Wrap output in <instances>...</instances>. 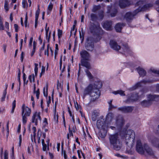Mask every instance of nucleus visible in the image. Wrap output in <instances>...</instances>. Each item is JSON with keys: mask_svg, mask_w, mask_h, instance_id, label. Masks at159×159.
I'll use <instances>...</instances> for the list:
<instances>
[{"mask_svg": "<svg viewBox=\"0 0 159 159\" xmlns=\"http://www.w3.org/2000/svg\"><path fill=\"white\" fill-rule=\"evenodd\" d=\"M120 134H124V137L125 138V141L126 144L129 148H132L134 144V140L135 137V134L134 132L132 130L129 129L125 132L124 131H121Z\"/></svg>", "mask_w": 159, "mask_h": 159, "instance_id": "obj_1", "label": "nucleus"}, {"mask_svg": "<svg viewBox=\"0 0 159 159\" xmlns=\"http://www.w3.org/2000/svg\"><path fill=\"white\" fill-rule=\"evenodd\" d=\"M102 85V84L100 82H95L94 83V89L90 94V96L91 98L90 102L88 103L89 105L92 102L95 101L99 98L100 95V92L99 89L101 88Z\"/></svg>", "mask_w": 159, "mask_h": 159, "instance_id": "obj_2", "label": "nucleus"}, {"mask_svg": "<svg viewBox=\"0 0 159 159\" xmlns=\"http://www.w3.org/2000/svg\"><path fill=\"white\" fill-rule=\"evenodd\" d=\"M109 139L110 144L113 146L114 149L116 150L120 149L122 144L118 133L110 135Z\"/></svg>", "mask_w": 159, "mask_h": 159, "instance_id": "obj_3", "label": "nucleus"}, {"mask_svg": "<svg viewBox=\"0 0 159 159\" xmlns=\"http://www.w3.org/2000/svg\"><path fill=\"white\" fill-rule=\"evenodd\" d=\"M145 152H146L148 155L153 158L156 157L154 152L151 149L149 148L148 145L146 144L143 145L140 142V154H144Z\"/></svg>", "mask_w": 159, "mask_h": 159, "instance_id": "obj_4", "label": "nucleus"}, {"mask_svg": "<svg viewBox=\"0 0 159 159\" xmlns=\"http://www.w3.org/2000/svg\"><path fill=\"white\" fill-rule=\"evenodd\" d=\"M22 109L23 122V123L25 124L27 119L26 116H30L31 113V110L27 107H25V104H24L22 105Z\"/></svg>", "mask_w": 159, "mask_h": 159, "instance_id": "obj_5", "label": "nucleus"}, {"mask_svg": "<svg viewBox=\"0 0 159 159\" xmlns=\"http://www.w3.org/2000/svg\"><path fill=\"white\" fill-rule=\"evenodd\" d=\"M85 47L86 49L88 51H92L93 50L94 46L93 38L92 37H89L87 39Z\"/></svg>", "mask_w": 159, "mask_h": 159, "instance_id": "obj_6", "label": "nucleus"}, {"mask_svg": "<svg viewBox=\"0 0 159 159\" xmlns=\"http://www.w3.org/2000/svg\"><path fill=\"white\" fill-rule=\"evenodd\" d=\"M153 6L152 3L147 4L146 0H140V11H146Z\"/></svg>", "mask_w": 159, "mask_h": 159, "instance_id": "obj_7", "label": "nucleus"}, {"mask_svg": "<svg viewBox=\"0 0 159 159\" xmlns=\"http://www.w3.org/2000/svg\"><path fill=\"white\" fill-rule=\"evenodd\" d=\"M139 12V7L133 12H128L126 13L125 18L127 21H130L132 20L133 17Z\"/></svg>", "mask_w": 159, "mask_h": 159, "instance_id": "obj_8", "label": "nucleus"}, {"mask_svg": "<svg viewBox=\"0 0 159 159\" xmlns=\"http://www.w3.org/2000/svg\"><path fill=\"white\" fill-rule=\"evenodd\" d=\"M89 28L91 32L93 34L102 31V29L99 25H96L93 23H90Z\"/></svg>", "mask_w": 159, "mask_h": 159, "instance_id": "obj_9", "label": "nucleus"}, {"mask_svg": "<svg viewBox=\"0 0 159 159\" xmlns=\"http://www.w3.org/2000/svg\"><path fill=\"white\" fill-rule=\"evenodd\" d=\"M134 109V107L131 106H124L118 108V110L124 113L131 112Z\"/></svg>", "mask_w": 159, "mask_h": 159, "instance_id": "obj_10", "label": "nucleus"}, {"mask_svg": "<svg viewBox=\"0 0 159 159\" xmlns=\"http://www.w3.org/2000/svg\"><path fill=\"white\" fill-rule=\"evenodd\" d=\"M40 112H37V111L35 112L32 117V123H35V125H38V123L40 122L41 118L40 116Z\"/></svg>", "mask_w": 159, "mask_h": 159, "instance_id": "obj_11", "label": "nucleus"}, {"mask_svg": "<svg viewBox=\"0 0 159 159\" xmlns=\"http://www.w3.org/2000/svg\"><path fill=\"white\" fill-rule=\"evenodd\" d=\"M138 96L137 94H132L131 96H128L127 99L124 101V102L126 103L129 104L138 100Z\"/></svg>", "mask_w": 159, "mask_h": 159, "instance_id": "obj_12", "label": "nucleus"}, {"mask_svg": "<svg viewBox=\"0 0 159 159\" xmlns=\"http://www.w3.org/2000/svg\"><path fill=\"white\" fill-rule=\"evenodd\" d=\"M94 89V85L93 86L92 84H89L84 89V98L85 96L89 94L90 95L91 93L93 91Z\"/></svg>", "mask_w": 159, "mask_h": 159, "instance_id": "obj_13", "label": "nucleus"}, {"mask_svg": "<svg viewBox=\"0 0 159 159\" xmlns=\"http://www.w3.org/2000/svg\"><path fill=\"white\" fill-rule=\"evenodd\" d=\"M116 123L117 126L119 129L121 128L124 123L123 117L120 115L118 116L117 117Z\"/></svg>", "mask_w": 159, "mask_h": 159, "instance_id": "obj_14", "label": "nucleus"}, {"mask_svg": "<svg viewBox=\"0 0 159 159\" xmlns=\"http://www.w3.org/2000/svg\"><path fill=\"white\" fill-rule=\"evenodd\" d=\"M130 3L128 0H120L119 6L120 8H123L129 6Z\"/></svg>", "mask_w": 159, "mask_h": 159, "instance_id": "obj_15", "label": "nucleus"}, {"mask_svg": "<svg viewBox=\"0 0 159 159\" xmlns=\"http://www.w3.org/2000/svg\"><path fill=\"white\" fill-rule=\"evenodd\" d=\"M111 6H109L107 7V13H111L110 15L111 17H115L118 11L117 9L114 8L111 10Z\"/></svg>", "mask_w": 159, "mask_h": 159, "instance_id": "obj_16", "label": "nucleus"}, {"mask_svg": "<svg viewBox=\"0 0 159 159\" xmlns=\"http://www.w3.org/2000/svg\"><path fill=\"white\" fill-rule=\"evenodd\" d=\"M110 45L112 48L116 51H118L121 48L120 46L118 45L117 43L114 40L110 41Z\"/></svg>", "mask_w": 159, "mask_h": 159, "instance_id": "obj_17", "label": "nucleus"}, {"mask_svg": "<svg viewBox=\"0 0 159 159\" xmlns=\"http://www.w3.org/2000/svg\"><path fill=\"white\" fill-rule=\"evenodd\" d=\"M106 124L105 121L103 119L98 120L97 121V126L99 129H104Z\"/></svg>", "mask_w": 159, "mask_h": 159, "instance_id": "obj_18", "label": "nucleus"}, {"mask_svg": "<svg viewBox=\"0 0 159 159\" xmlns=\"http://www.w3.org/2000/svg\"><path fill=\"white\" fill-rule=\"evenodd\" d=\"M112 21H107L104 22L103 27L107 30H111L112 29Z\"/></svg>", "mask_w": 159, "mask_h": 159, "instance_id": "obj_19", "label": "nucleus"}, {"mask_svg": "<svg viewBox=\"0 0 159 159\" xmlns=\"http://www.w3.org/2000/svg\"><path fill=\"white\" fill-rule=\"evenodd\" d=\"M149 141L152 144L156 147L159 143V139L157 138L154 136L150 137L149 139Z\"/></svg>", "mask_w": 159, "mask_h": 159, "instance_id": "obj_20", "label": "nucleus"}, {"mask_svg": "<svg viewBox=\"0 0 159 159\" xmlns=\"http://www.w3.org/2000/svg\"><path fill=\"white\" fill-rule=\"evenodd\" d=\"M80 54L82 57L81 59H84V60H89V54L86 51L82 50L80 52Z\"/></svg>", "mask_w": 159, "mask_h": 159, "instance_id": "obj_21", "label": "nucleus"}, {"mask_svg": "<svg viewBox=\"0 0 159 159\" xmlns=\"http://www.w3.org/2000/svg\"><path fill=\"white\" fill-rule=\"evenodd\" d=\"M103 31L100 32H98V33H95L93 34L94 37H93V41L97 42L99 41L101 38V35Z\"/></svg>", "mask_w": 159, "mask_h": 159, "instance_id": "obj_22", "label": "nucleus"}, {"mask_svg": "<svg viewBox=\"0 0 159 159\" xmlns=\"http://www.w3.org/2000/svg\"><path fill=\"white\" fill-rule=\"evenodd\" d=\"M89 60H84V59H81V65L85 67L87 70L91 68V66L90 63L88 61Z\"/></svg>", "mask_w": 159, "mask_h": 159, "instance_id": "obj_23", "label": "nucleus"}, {"mask_svg": "<svg viewBox=\"0 0 159 159\" xmlns=\"http://www.w3.org/2000/svg\"><path fill=\"white\" fill-rule=\"evenodd\" d=\"M125 26V24L123 23H118L115 26V29L117 32H120L122 28V27Z\"/></svg>", "mask_w": 159, "mask_h": 159, "instance_id": "obj_24", "label": "nucleus"}, {"mask_svg": "<svg viewBox=\"0 0 159 159\" xmlns=\"http://www.w3.org/2000/svg\"><path fill=\"white\" fill-rule=\"evenodd\" d=\"M114 118V115L112 113H109L107 115L106 117V121L109 123L111 122Z\"/></svg>", "mask_w": 159, "mask_h": 159, "instance_id": "obj_25", "label": "nucleus"}, {"mask_svg": "<svg viewBox=\"0 0 159 159\" xmlns=\"http://www.w3.org/2000/svg\"><path fill=\"white\" fill-rule=\"evenodd\" d=\"M99 115V113L96 110H94L93 112L92 118L93 121H95L97 119V117Z\"/></svg>", "mask_w": 159, "mask_h": 159, "instance_id": "obj_26", "label": "nucleus"}, {"mask_svg": "<svg viewBox=\"0 0 159 159\" xmlns=\"http://www.w3.org/2000/svg\"><path fill=\"white\" fill-rule=\"evenodd\" d=\"M152 104L151 102L148 100H144L141 103V105L144 107H147L150 105Z\"/></svg>", "mask_w": 159, "mask_h": 159, "instance_id": "obj_27", "label": "nucleus"}, {"mask_svg": "<svg viewBox=\"0 0 159 159\" xmlns=\"http://www.w3.org/2000/svg\"><path fill=\"white\" fill-rule=\"evenodd\" d=\"M84 71L86 72L87 75L89 79H93V76L88 70L85 69V70Z\"/></svg>", "mask_w": 159, "mask_h": 159, "instance_id": "obj_28", "label": "nucleus"}, {"mask_svg": "<svg viewBox=\"0 0 159 159\" xmlns=\"http://www.w3.org/2000/svg\"><path fill=\"white\" fill-rule=\"evenodd\" d=\"M56 102L55 104V109H54V119L57 122H58V114H57V116H56Z\"/></svg>", "mask_w": 159, "mask_h": 159, "instance_id": "obj_29", "label": "nucleus"}, {"mask_svg": "<svg viewBox=\"0 0 159 159\" xmlns=\"http://www.w3.org/2000/svg\"><path fill=\"white\" fill-rule=\"evenodd\" d=\"M155 96V94L152 95L149 94L147 96V98L148 101L151 102L152 103V101H154V97Z\"/></svg>", "mask_w": 159, "mask_h": 159, "instance_id": "obj_30", "label": "nucleus"}, {"mask_svg": "<svg viewBox=\"0 0 159 159\" xmlns=\"http://www.w3.org/2000/svg\"><path fill=\"white\" fill-rule=\"evenodd\" d=\"M102 130L100 131V136L102 138H104L107 134V132L104 129H101Z\"/></svg>", "mask_w": 159, "mask_h": 159, "instance_id": "obj_31", "label": "nucleus"}, {"mask_svg": "<svg viewBox=\"0 0 159 159\" xmlns=\"http://www.w3.org/2000/svg\"><path fill=\"white\" fill-rule=\"evenodd\" d=\"M146 75V71L143 68H140V77H143Z\"/></svg>", "mask_w": 159, "mask_h": 159, "instance_id": "obj_32", "label": "nucleus"}, {"mask_svg": "<svg viewBox=\"0 0 159 159\" xmlns=\"http://www.w3.org/2000/svg\"><path fill=\"white\" fill-rule=\"evenodd\" d=\"M124 91H123L122 90H120L114 91L113 93L115 95L119 94L121 96H125V94L124 93Z\"/></svg>", "mask_w": 159, "mask_h": 159, "instance_id": "obj_33", "label": "nucleus"}, {"mask_svg": "<svg viewBox=\"0 0 159 159\" xmlns=\"http://www.w3.org/2000/svg\"><path fill=\"white\" fill-rule=\"evenodd\" d=\"M91 20L93 21L96 20L98 17L95 14L91 13L90 15Z\"/></svg>", "mask_w": 159, "mask_h": 159, "instance_id": "obj_34", "label": "nucleus"}, {"mask_svg": "<svg viewBox=\"0 0 159 159\" xmlns=\"http://www.w3.org/2000/svg\"><path fill=\"white\" fill-rule=\"evenodd\" d=\"M98 15L99 19L101 20H102L104 16L103 11H100L98 13Z\"/></svg>", "mask_w": 159, "mask_h": 159, "instance_id": "obj_35", "label": "nucleus"}, {"mask_svg": "<svg viewBox=\"0 0 159 159\" xmlns=\"http://www.w3.org/2000/svg\"><path fill=\"white\" fill-rule=\"evenodd\" d=\"M16 101L14 100L12 103V108L11 111V113H13L14 112V110L16 107Z\"/></svg>", "mask_w": 159, "mask_h": 159, "instance_id": "obj_36", "label": "nucleus"}, {"mask_svg": "<svg viewBox=\"0 0 159 159\" xmlns=\"http://www.w3.org/2000/svg\"><path fill=\"white\" fill-rule=\"evenodd\" d=\"M81 31L82 32V34L81 33V31H79L80 37V39L82 38V42L84 39V33L83 32V29L82 28H81Z\"/></svg>", "mask_w": 159, "mask_h": 159, "instance_id": "obj_37", "label": "nucleus"}, {"mask_svg": "<svg viewBox=\"0 0 159 159\" xmlns=\"http://www.w3.org/2000/svg\"><path fill=\"white\" fill-rule=\"evenodd\" d=\"M4 159H8V153L7 150L4 151Z\"/></svg>", "mask_w": 159, "mask_h": 159, "instance_id": "obj_38", "label": "nucleus"}, {"mask_svg": "<svg viewBox=\"0 0 159 159\" xmlns=\"http://www.w3.org/2000/svg\"><path fill=\"white\" fill-rule=\"evenodd\" d=\"M139 86V83H137L133 87L130 89L131 91H132L138 88V87Z\"/></svg>", "mask_w": 159, "mask_h": 159, "instance_id": "obj_39", "label": "nucleus"}, {"mask_svg": "<svg viewBox=\"0 0 159 159\" xmlns=\"http://www.w3.org/2000/svg\"><path fill=\"white\" fill-rule=\"evenodd\" d=\"M7 92H6V90H4L3 93V95L2 97L1 98V100L2 102L4 101L5 98L6 97V96L7 94Z\"/></svg>", "mask_w": 159, "mask_h": 159, "instance_id": "obj_40", "label": "nucleus"}, {"mask_svg": "<svg viewBox=\"0 0 159 159\" xmlns=\"http://www.w3.org/2000/svg\"><path fill=\"white\" fill-rule=\"evenodd\" d=\"M35 65V68H34V71H35V76H36L37 73H38V64L37 63H35L34 64Z\"/></svg>", "mask_w": 159, "mask_h": 159, "instance_id": "obj_41", "label": "nucleus"}, {"mask_svg": "<svg viewBox=\"0 0 159 159\" xmlns=\"http://www.w3.org/2000/svg\"><path fill=\"white\" fill-rule=\"evenodd\" d=\"M53 7V5L51 2H50L48 5V9L50 11H52Z\"/></svg>", "mask_w": 159, "mask_h": 159, "instance_id": "obj_42", "label": "nucleus"}, {"mask_svg": "<svg viewBox=\"0 0 159 159\" xmlns=\"http://www.w3.org/2000/svg\"><path fill=\"white\" fill-rule=\"evenodd\" d=\"M62 31L59 29L58 30V36L59 39H60L62 35Z\"/></svg>", "mask_w": 159, "mask_h": 159, "instance_id": "obj_43", "label": "nucleus"}, {"mask_svg": "<svg viewBox=\"0 0 159 159\" xmlns=\"http://www.w3.org/2000/svg\"><path fill=\"white\" fill-rule=\"evenodd\" d=\"M29 79L30 81V82H32V79L33 80V82H34V74H33V76H32L31 75H30L29 76Z\"/></svg>", "mask_w": 159, "mask_h": 159, "instance_id": "obj_44", "label": "nucleus"}, {"mask_svg": "<svg viewBox=\"0 0 159 159\" xmlns=\"http://www.w3.org/2000/svg\"><path fill=\"white\" fill-rule=\"evenodd\" d=\"M42 132L39 129L38 130L37 136L38 137L39 141L40 140V137L41 135Z\"/></svg>", "mask_w": 159, "mask_h": 159, "instance_id": "obj_45", "label": "nucleus"}, {"mask_svg": "<svg viewBox=\"0 0 159 159\" xmlns=\"http://www.w3.org/2000/svg\"><path fill=\"white\" fill-rule=\"evenodd\" d=\"M40 10L39 8H38L37 10L35 13V18H38L40 13Z\"/></svg>", "mask_w": 159, "mask_h": 159, "instance_id": "obj_46", "label": "nucleus"}, {"mask_svg": "<svg viewBox=\"0 0 159 159\" xmlns=\"http://www.w3.org/2000/svg\"><path fill=\"white\" fill-rule=\"evenodd\" d=\"M155 4L157 5L156 9L158 12H159V0H157L155 2Z\"/></svg>", "mask_w": 159, "mask_h": 159, "instance_id": "obj_47", "label": "nucleus"}, {"mask_svg": "<svg viewBox=\"0 0 159 159\" xmlns=\"http://www.w3.org/2000/svg\"><path fill=\"white\" fill-rule=\"evenodd\" d=\"M151 70L152 72L154 73L157 74L159 75V70H157L154 69H151Z\"/></svg>", "mask_w": 159, "mask_h": 159, "instance_id": "obj_48", "label": "nucleus"}, {"mask_svg": "<svg viewBox=\"0 0 159 159\" xmlns=\"http://www.w3.org/2000/svg\"><path fill=\"white\" fill-rule=\"evenodd\" d=\"M48 85L47 84V86H46V94L45 93V87H44L43 88V94H44V96H45V97H47L48 96Z\"/></svg>", "mask_w": 159, "mask_h": 159, "instance_id": "obj_49", "label": "nucleus"}, {"mask_svg": "<svg viewBox=\"0 0 159 159\" xmlns=\"http://www.w3.org/2000/svg\"><path fill=\"white\" fill-rule=\"evenodd\" d=\"M136 150L138 153H139V140H138L137 142Z\"/></svg>", "mask_w": 159, "mask_h": 159, "instance_id": "obj_50", "label": "nucleus"}, {"mask_svg": "<svg viewBox=\"0 0 159 159\" xmlns=\"http://www.w3.org/2000/svg\"><path fill=\"white\" fill-rule=\"evenodd\" d=\"M22 4L23 7L24 8H25L26 5L27 4V1L26 0H22Z\"/></svg>", "mask_w": 159, "mask_h": 159, "instance_id": "obj_51", "label": "nucleus"}, {"mask_svg": "<svg viewBox=\"0 0 159 159\" xmlns=\"http://www.w3.org/2000/svg\"><path fill=\"white\" fill-rule=\"evenodd\" d=\"M62 55L61 56L60 60V70H61L62 65Z\"/></svg>", "mask_w": 159, "mask_h": 159, "instance_id": "obj_52", "label": "nucleus"}, {"mask_svg": "<svg viewBox=\"0 0 159 159\" xmlns=\"http://www.w3.org/2000/svg\"><path fill=\"white\" fill-rule=\"evenodd\" d=\"M36 96L38 99L39 98V95L40 94L39 89H38L36 91Z\"/></svg>", "mask_w": 159, "mask_h": 159, "instance_id": "obj_53", "label": "nucleus"}, {"mask_svg": "<svg viewBox=\"0 0 159 159\" xmlns=\"http://www.w3.org/2000/svg\"><path fill=\"white\" fill-rule=\"evenodd\" d=\"M75 107L76 110H79L81 107L80 106L78 105L77 102H76V103H75Z\"/></svg>", "mask_w": 159, "mask_h": 159, "instance_id": "obj_54", "label": "nucleus"}, {"mask_svg": "<svg viewBox=\"0 0 159 159\" xmlns=\"http://www.w3.org/2000/svg\"><path fill=\"white\" fill-rule=\"evenodd\" d=\"M23 80L24 81V84H25V80H26V75L25 73H23Z\"/></svg>", "mask_w": 159, "mask_h": 159, "instance_id": "obj_55", "label": "nucleus"}, {"mask_svg": "<svg viewBox=\"0 0 159 159\" xmlns=\"http://www.w3.org/2000/svg\"><path fill=\"white\" fill-rule=\"evenodd\" d=\"M154 97V101H159V95H155Z\"/></svg>", "mask_w": 159, "mask_h": 159, "instance_id": "obj_56", "label": "nucleus"}, {"mask_svg": "<svg viewBox=\"0 0 159 159\" xmlns=\"http://www.w3.org/2000/svg\"><path fill=\"white\" fill-rule=\"evenodd\" d=\"M98 10V7L96 6H95L93 7L92 10V11L93 12H95Z\"/></svg>", "mask_w": 159, "mask_h": 159, "instance_id": "obj_57", "label": "nucleus"}, {"mask_svg": "<svg viewBox=\"0 0 159 159\" xmlns=\"http://www.w3.org/2000/svg\"><path fill=\"white\" fill-rule=\"evenodd\" d=\"M14 27L15 29V31L16 32L18 31V25L16 24H15L14 25Z\"/></svg>", "mask_w": 159, "mask_h": 159, "instance_id": "obj_58", "label": "nucleus"}, {"mask_svg": "<svg viewBox=\"0 0 159 159\" xmlns=\"http://www.w3.org/2000/svg\"><path fill=\"white\" fill-rule=\"evenodd\" d=\"M5 26L7 30H9V24L7 22H6L5 23Z\"/></svg>", "mask_w": 159, "mask_h": 159, "instance_id": "obj_59", "label": "nucleus"}, {"mask_svg": "<svg viewBox=\"0 0 159 159\" xmlns=\"http://www.w3.org/2000/svg\"><path fill=\"white\" fill-rule=\"evenodd\" d=\"M19 146H20L21 141H22V138H21V135L20 134L19 136Z\"/></svg>", "mask_w": 159, "mask_h": 159, "instance_id": "obj_60", "label": "nucleus"}, {"mask_svg": "<svg viewBox=\"0 0 159 159\" xmlns=\"http://www.w3.org/2000/svg\"><path fill=\"white\" fill-rule=\"evenodd\" d=\"M47 24H46V25L45 30H46V36L47 37V36H48V31L49 30V27H48L47 29Z\"/></svg>", "mask_w": 159, "mask_h": 159, "instance_id": "obj_61", "label": "nucleus"}, {"mask_svg": "<svg viewBox=\"0 0 159 159\" xmlns=\"http://www.w3.org/2000/svg\"><path fill=\"white\" fill-rule=\"evenodd\" d=\"M43 145V151H45L46 149L47 145L46 144H42Z\"/></svg>", "mask_w": 159, "mask_h": 159, "instance_id": "obj_62", "label": "nucleus"}, {"mask_svg": "<svg viewBox=\"0 0 159 159\" xmlns=\"http://www.w3.org/2000/svg\"><path fill=\"white\" fill-rule=\"evenodd\" d=\"M155 133L157 134H159V125L158 126L156 130L155 131Z\"/></svg>", "mask_w": 159, "mask_h": 159, "instance_id": "obj_63", "label": "nucleus"}, {"mask_svg": "<svg viewBox=\"0 0 159 159\" xmlns=\"http://www.w3.org/2000/svg\"><path fill=\"white\" fill-rule=\"evenodd\" d=\"M155 87L156 91L159 92V84H157L155 86Z\"/></svg>", "mask_w": 159, "mask_h": 159, "instance_id": "obj_64", "label": "nucleus"}]
</instances>
